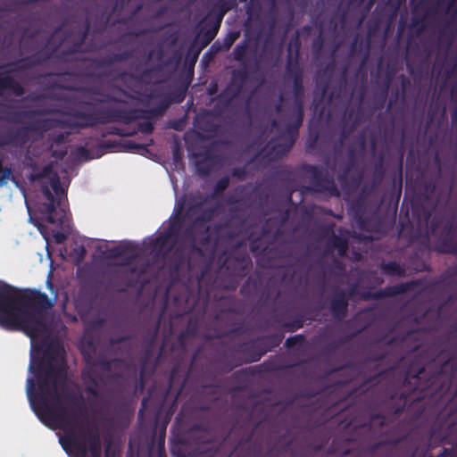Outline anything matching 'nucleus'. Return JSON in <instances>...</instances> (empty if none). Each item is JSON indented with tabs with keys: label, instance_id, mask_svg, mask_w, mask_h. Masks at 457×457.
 I'll list each match as a JSON object with an SVG mask.
<instances>
[{
	"label": "nucleus",
	"instance_id": "f257e3e1",
	"mask_svg": "<svg viewBox=\"0 0 457 457\" xmlns=\"http://www.w3.org/2000/svg\"><path fill=\"white\" fill-rule=\"evenodd\" d=\"M87 7L84 21L81 25L71 28L64 32V37L54 49L42 50L20 59L16 62L5 64L0 68L10 67L9 70L0 71V95L4 91H11L15 96H21L25 94L24 87L11 74L19 73L33 67L42 65L55 57L62 62H71L74 55L81 53L95 52L103 46L94 42L88 43L83 48L88 36L93 14L96 18L95 31L102 34L106 29L112 19L120 22L123 10L134 16L143 8V0H85Z\"/></svg>",
	"mask_w": 457,
	"mask_h": 457
},
{
	"label": "nucleus",
	"instance_id": "f03ea898",
	"mask_svg": "<svg viewBox=\"0 0 457 457\" xmlns=\"http://www.w3.org/2000/svg\"><path fill=\"white\" fill-rule=\"evenodd\" d=\"M124 103V100L110 95H100V98L93 101H81L74 107H69L62 112V114L77 119L71 120L58 118L36 119L29 124L17 128L6 133L0 140V145L24 146L30 139V133L40 136L55 129H87L97 124L120 122L129 124L137 120L144 119L146 111L126 106H109L96 110L95 103Z\"/></svg>",
	"mask_w": 457,
	"mask_h": 457
},
{
	"label": "nucleus",
	"instance_id": "7ed1b4c3",
	"mask_svg": "<svg viewBox=\"0 0 457 457\" xmlns=\"http://www.w3.org/2000/svg\"><path fill=\"white\" fill-rule=\"evenodd\" d=\"M60 351V346L48 344L38 363L37 387L32 378L27 380V395L35 413L41 420L45 416H54L64 425L70 423V416L75 417L85 413V401L81 394L69 388L64 383L60 386L59 379H64L62 368L53 364Z\"/></svg>",
	"mask_w": 457,
	"mask_h": 457
},
{
	"label": "nucleus",
	"instance_id": "20e7f679",
	"mask_svg": "<svg viewBox=\"0 0 457 457\" xmlns=\"http://www.w3.org/2000/svg\"><path fill=\"white\" fill-rule=\"evenodd\" d=\"M54 300L35 288H18L0 280V328L21 331L32 342L50 334Z\"/></svg>",
	"mask_w": 457,
	"mask_h": 457
},
{
	"label": "nucleus",
	"instance_id": "39448f33",
	"mask_svg": "<svg viewBox=\"0 0 457 457\" xmlns=\"http://www.w3.org/2000/svg\"><path fill=\"white\" fill-rule=\"evenodd\" d=\"M437 377V373L428 376L425 368L413 361L405 371L403 388L385 394L379 403L381 411L372 414L366 426L378 432L380 428L391 422L393 418L403 411L410 400L411 392L424 393L426 390L432 389Z\"/></svg>",
	"mask_w": 457,
	"mask_h": 457
},
{
	"label": "nucleus",
	"instance_id": "423d86ee",
	"mask_svg": "<svg viewBox=\"0 0 457 457\" xmlns=\"http://www.w3.org/2000/svg\"><path fill=\"white\" fill-rule=\"evenodd\" d=\"M56 423L65 431L67 439L79 457H101V438L96 425L91 424L87 405L85 413L75 417L70 416V423L63 424L54 416H45Z\"/></svg>",
	"mask_w": 457,
	"mask_h": 457
},
{
	"label": "nucleus",
	"instance_id": "0eeeda50",
	"mask_svg": "<svg viewBox=\"0 0 457 457\" xmlns=\"http://www.w3.org/2000/svg\"><path fill=\"white\" fill-rule=\"evenodd\" d=\"M292 81L293 108L287 116L284 131L270 141L276 158L283 157L291 150L298 137L299 129L302 127L304 118L303 78L300 79V76H295Z\"/></svg>",
	"mask_w": 457,
	"mask_h": 457
},
{
	"label": "nucleus",
	"instance_id": "6e6552de",
	"mask_svg": "<svg viewBox=\"0 0 457 457\" xmlns=\"http://www.w3.org/2000/svg\"><path fill=\"white\" fill-rule=\"evenodd\" d=\"M234 351L241 353L243 356L237 357L233 353L220 354L213 362L218 371L220 373H228L233 369L244 363L259 361L262 357L266 354V349L262 347L258 337L236 345Z\"/></svg>",
	"mask_w": 457,
	"mask_h": 457
},
{
	"label": "nucleus",
	"instance_id": "1a4fd4ad",
	"mask_svg": "<svg viewBox=\"0 0 457 457\" xmlns=\"http://www.w3.org/2000/svg\"><path fill=\"white\" fill-rule=\"evenodd\" d=\"M436 185L433 182H426L423 185V192L420 201H415L411 204L412 218L417 220L420 226L428 228L430 233L434 234L442 222V217L435 215L432 219V213L436 211L438 199H434Z\"/></svg>",
	"mask_w": 457,
	"mask_h": 457
},
{
	"label": "nucleus",
	"instance_id": "9d476101",
	"mask_svg": "<svg viewBox=\"0 0 457 457\" xmlns=\"http://www.w3.org/2000/svg\"><path fill=\"white\" fill-rule=\"evenodd\" d=\"M305 170L309 174L311 185L302 187L303 194L320 193L330 196L339 195V190L334 179L327 171L315 165H307Z\"/></svg>",
	"mask_w": 457,
	"mask_h": 457
},
{
	"label": "nucleus",
	"instance_id": "9b49d317",
	"mask_svg": "<svg viewBox=\"0 0 457 457\" xmlns=\"http://www.w3.org/2000/svg\"><path fill=\"white\" fill-rule=\"evenodd\" d=\"M240 293L246 298H260L265 302L270 301L271 297L277 299L280 295L276 287H270L269 283L264 286L259 275L249 276L242 285Z\"/></svg>",
	"mask_w": 457,
	"mask_h": 457
},
{
	"label": "nucleus",
	"instance_id": "f8f14e48",
	"mask_svg": "<svg viewBox=\"0 0 457 457\" xmlns=\"http://www.w3.org/2000/svg\"><path fill=\"white\" fill-rule=\"evenodd\" d=\"M355 286H353L349 292L334 287L329 295V312L337 321H342L348 314L349 300L354 295Z\"/></svg>",
	"mask_w": 457,
	"mask_h": 457
},
{
	"label": "nucleus",
	"instance_id": "ddd939ff",
	"mask_svg": "<svg viewBox=\"0 0 457 457\" xmlns=\"http://www.w3.org/2000/svg\"><path fill=\"white\" fill-rule=\"evenodd\" d=\"M41 192L47 201L41 204V214L48 223L62 226L65 220V210L63 208L56 209L57 200L47 185L41 186Z\"/></svg>",
	"mask_w": 457,
	"mask_h": 457
},
{
	"label": "nucleus",
	"instance_id": "4468645a",
	"mask_svg": "<svg viewBox=\"0 0 457 457\" xmlns=\"http://www.w3.org/2000/svg\"><path fill=\"white\" fill-rule=\"evenodd\" d=\"M435 250L440 253L457 254V221L451 219L445 223Z\"/></svg>",
	"mask_w": 457,
	"mask_h": 457
},
{
	"label": "nucleus",
	"instance_id": "2eb2a0df",
	"mask_svg": "<svg viewBox=\"0 0 457 457\" xmlns=\"http://www.w3.org/2000/svg\"><path fill=\"white\" fill-rule=\"evenodd\" d=\"M96 365L104 373H109L107 377L112 380L122 378L129 371H133L134 374L137 372L135 365L122 359L99 358Z\"/></svg>",
	"mask_w": 457,
	"mask_h": 457
},
{
	"label": "nucleus",
	"instance_id": "dca6fc26",
	"mask_svg": "<svg viewBox=\"0 0 457 457\" xmlns=\"http://www.w3.org/2000/svg\"><path fill=\"white\" fill-rule=\"evenodd\" d=\"M159 332V322L155 325L154 328L145 336V345L143 350L142 356L140 357V368H139V384L141 386L145 385V377L147 374L148 364L150 363L154 351L155 347V343L157 340V336Z\"/></svg>",
	"mask_w": 457,
	"mask_h": 457
},
{
	"label": "nucleus",
	"instance_id": "f3484780",
	"mask_svg": "<svg viewBox=\"0 0 457 457\" xmlns=\"http://www.w3.org/2000/svg\"><path fill=\"white\" fill-rule=\"evenodd\" d=\"M133 56L134 52L132 50H124L122 52L110 54L103 57L83 58L79 59V61L88 62L90 63V67L100 70L103 68H110L117 62H126ZM74 60L79 61V58H74L73 61Z\"/></svg>",
	"mask_w": 457,
	"mask_h": 457
},
{
	"label": "nucleus",
	"instance_id": "a211bd4d",
	"mask_svg": "<svg viewBox=\"0 0 457 457\" xmlns=\"http://www.w3.org/2000/svg\"><path fill=\"white\" fill-rule=\"evenodd\" d=\"M300 46L301 43L298 36H296L295 39L290 41L286 65L287 78L292 80L295 79V76H300V79L303 78V70L299 63Z\"/></svg>",
	"mask_w": 457,
	"mask_h": 457
},
{
	"label": "nucleus",
	"instance_id": "6ab92c4d",
	"mask_svg": "<svg viewBox=\"0 0 457 457\" xmlns=\"http://www.w3.org/2000/svg\"><path fill=\"white\" fill-rule=\"evenodd\" d=\"M179 227L180 222H179L178 226H176V221L172 222L166 229L149 243L151 251L156 255H160L170 251L172 247V245L169 246L170 240L178 236Z\"/></svg>",
	"mask_w": 457,
	"mask_h": 457
},
{
	"label": "nucleus",
	"instance_id": "aec40b11",
	"mask_svg": "<svg viewBox=\"0 0 457 457\" xmlns=\"http://www.w3.org/2000/svg\"><path fill=\"white\" fill-rule=\"evenodd\" d=\"M420 285L419 280H411L394 286H387L375 293H368L363 295L364 299L379 300L386 297L396 296L407 293Z\"/></svg>",
	"mask_w": 457,
	"mask_h": 457
},
{
	"label": "nucleus",
	"instance_id": "412c9836",
	"mask_svg": "<svg viewBox=\"0 0 457 457\" xmlns=\"http://www.w3.org/2000/svg\"><path fill=\"white\" fill-rule=\"evenodd\" d=\"M71 135V131L56 132L53 131L47 135V142L49 144V149L51 150V155L58 160H62L67 154V148L54 149L55 146L64 145Z\"/></svg>",
	"mask_w": 457,
	"mask_h": 457
},
{
	"label": "nucleus",
	"instance_id": "4be33fe9",
	"mask_svg": "<svg viewBox=\"0 0 457 457\" xmlns=\"http://www.w3.org/2000/svg\"><path fill=\"white\" fill-rule=\"evenodd\" d=\"M138 256V248L131 243H121L114 245L108 250L109 258L126 257V264H130L131 261Z\"/></svg>",
	"mask_w": 457,
	"mask_h": 457
},
{
	"label": "nucleus",
	"instance_id": "5701e85b",
	"mask_svg": "<svg viewBox=\"0 0 457 457\" xmlns=\"http://www.w3.org/2000/svg\"><path fill=\"white\" fill-rule=\"evenodd\" d=\"M248 79V72L246 69L234 70L232 71L231 83L228 87L227 90L232 89V94L228 99V102H231L236 98L243 90L245 84Z\"/></svg>",
	"mask_w": 457,
	"mask_h": 457
},
{
	"label": "nucleus",
	"instance_id": "b1692460",
	"mask_svg": "<svg viewBox=\"0 0 457 457\" xmlns=\"http://www.w3.org/2000/svg\"><path fill=\"white\" fill-rule=\"evenodd\" d=\"M348 116H349V118L354 117V120L349 128H347L346 126L343 127L341 133H340L339 139L335 145L336 151L339 150L344 145L345 141L350 137L351 133L359 125L361 119L362 117V112L360 107H358L357 109H352L351 112H349Z\"/></svg>",
	"mask_w": 457,
	"mask_h": 457
},
{
	"label": "nucleus",
	"instance_id": "393cba45",
	"mask_svg": "<svg viewBox=\"0 0 457 457\" xmlns=\"http://www.w3.org/2000/svg\"><path fill=\"white\" fill-rule=\"evenodd\" d=\"M228 204H232L230 207V212L233 219L240 220L241 225L245 222V211L250 208V204H247V199L237 198L235 195H231L228 198Z\"/></svg>",
	"mask_w": 457,
	"mask_h": 457
},
{
	"label": "nucleus",
	"instance_id": "a878e982",
	"mask_svg": "<svg viewBox=\"0 0 457 457\" xmlns=\"http://www.w3.org/2000/svg\"><path fill=\"white\" fill-rule=\"evenodd\" d=\"M59 112H61L59 110L53 107L38 106L37 108L13 112L10 120L12 121H20L21 119H32L35 116H44Z\"/></svg>",
	"mask_w": 457,
	"mask_h": 457
},
{
	"label": "nucleus",
	"instance_id": "bb28decb",
	"mask_svg": "<svg viewBox=\"0 0 457 457\" xmlns=\"http://www.w3.org/2000/svg\"><path fill=\"white\" fill-rule=\"evenodd\" d=\"M220 25H221L220 20L219 21L215 18L212 19V20H208L204 23V25L202 29L203 37H202L201 45H200V46H202V47H206L214 39V37L218 34Z\"/></svg>",
	"mask_w": 457,
	"mask_h": 457
},
{
	"label": "nucleus",
	"instance_id": "cd10ccee",
	"mask_svg": "<svg viewBox=\"0 0 457 457\" xmlns=\"http://www.w3.org/2000/svg\"><path fill=\"white\" fill-rule=\"evenodd\" d=\"M83 380L86 393L93 397H98L102 378L95 371L90 370L83 373Z\"/></svg>",
	"mask_w": 457,
	"mask_h": 457
},
{
	"label": "nucleus",
	"instance_id": "c85d7f7f",
	"mask_svg": "<svg viewBox=\"0 0 457 457\" xmlns=\"http://www.w3.org/2000/svg\"><path fill=\"white\" fill-rule=\"evenodd\" d=\"M337 249V253L340 256L345 255L348 249V240L346 237L337 236L333 234L328 240L326 244V251L328 253L332 252Z\"/></svg>",
	"mask_w": 457,
	"mask_h": 457
},
{
	"label": "nucleus",
	"instance_id": "c756f323",
	"mask_svg": "<svg viewBox=\"0 0 457 457\" xmlns=\"http://www.w3.org/2000/svg\"><path fill=\"white\" fill-rule=\"evenodd\" d=\"M28 166L32 170L28 176L30 182H36L43 179L49 178L54 172L53 166L51 164L39 168L37 162L31 161Z\"/></svg>",
	"mask_w": 457,
	"mask_h": 457
},
{
	"label": "nucleus",
	"instance_id": "7c9ffc66",
	"mask_svg": "<svg viewBox=\"0 0 457 457\" xmlns=\"http://www.w3.org/2000/svg\"><path fill=\"white\" fill-rule=\"evenodd\" d=\"M380 270L386 276L404 278L407 275L405 266L395 261L381 263Z\"/></svg>",
	"mask_w": 457,
	"mask_h": 457
},
{
	"label": "nucleus",
	"instance_id": "2f4dec72",
	"mask_svg": "<svg viewBox=\"0 0 457 457\" xmlns=\"http://www.w3.org/2000/svg\"><path fill=\"white\" fill-rule=\"evenodd\" d=\"M237 6V0H219L212 8V12H215L214 18L222 22L225 14Z\"/></svg>",
	"mask_w": 457,
	"mask_h": 457
},
{
	"label": "nucleus",
	"instance_id": "473e14b6",
	"mask_svg": "<svg viewBox=\"0 0 457 457\" xmlns=\"http://www.w3.org/2000/svg\"><path fill=\"white\" fill-rule=\"evenodd\" d=\"M304 316L302 314L295 315L291 320L284 321L281 317L276 319V322L278 323L287 332H295L302 328L304 325Z\"/></svg>",
	"mask_w": 457,
	"mask_h": 457
},
{
	"label": "nucleus",
	"instance_id": "72a5a7b5",
	"mask_svg": "<svg viewBox=\"0 0 457 457\" xmlns=\"http://www.w3.org/2000/svg\"><path fill=\"white\" fill-rule=\"evenodd\" d=\"M283 338V334H270L258 337L262 344V347L266 349V353L278 347L281 344Z\"/></svg>",
	"mask_w": 457,
	"mask_h": 457
},
{
	"label": "nucleus",
	"instance_id": "f704fd0d",
	"mask_svg": "<svg viewBox=\"0 0 457 457\" xmlns=\"http://www.w3.org/2000/svg\"><path fill=\"white\" fill-rule=\"evenodd\" d=\"M356 164V154L353 147H350L348 149V161L345 164L344 170L337 175V179L339 182L344 185L346 183L348 175L351 171V170L355 166Z\"/></svg>",
	"mask_w": 457,
	"mask_h": 457
},
{
	"label": "nucleus",
	"instance_id": "c9c22d12",
	"mask_svg": "<svg viewBox=\"0 0 457 457\" xmlns=\"http://www.w3.org/2000/svg\"><path fill=\"white\" fill-rule=\"evenodd\" d=\"M49 179L51 188L57 196V205L60 206L62 195L65 194V190L62 187L60 177L56 172H53V174L49 177Z\"/></svg>",
	"mask_w": 457,
	"mask_h": 457
},
{
	"label": "nucleus",
	"instance_id": "e433bc0d",
	"mask_svg": "<svg viewBox=\"0 0 457 457\" xmlns=\"http://www.w3.org/2000/svg\"><path fill=\"white\" fill-rule=\"evenodd\" d=\"M213 157L210 154H205L202 160L195 163L197 172L202 176H207L212 171L213 166Z\"/></svg>",
	"mask_w": 457,
	"mask_h": 457
},
{
	"label": "nucleus",
	"instance_id": "4c0bfd02",
	"mask_svg": "<svg viewBox=\"0 0 457 457\" xmlns=\"http://www.w3.org/2000/svg\"><path fill=\"white\" fill-rule=\"evenodd\" d=\"M216 212V207H211L203 210L201 213L195 219L193 225L196 226L211 221L214 218Z\"/></svg>",
	"mask_w": 457,
	"mask_h": 457
},
{
	"label": "nucleus",
	"instance_id": "58836bf2",
	"mask_svg": "<svg viewBox=\"0 0 457 457\" xmlns=\"http://www.w3.org/2000/svg\"><path fill=\"white\" fill-rule=\"evenodd\" d=\"M204 48V47H202V46H197L195 40L191 43L187 53V61L188 62L189 65L195 66L198 56Z\"/></svg>",
	"mask_w": 457,
	"mask_h": 457
},
{
	"label": "nucleus",
	"instance_id": "ea45409f",
	"mask_svg": "<svg viewBox=\"0 0 457 457\" xmlns=\"http://www.w3.org/2000/svg\"><path fill=\"white\" fill-rule=\"evenodd\" d=\"M187 94V87H179L170 91V94L165 95L170 103L180 104L184 101Z\"/></svg>",
	"mask_w": 457,
	"mask_h": 457
},
{
	"label": "nucleus",
	"instance_id": "a19ab883",
	"mask_svg": "<svg viewBox=\"0 0 457 457\" xmlns=\"http://www.w3.org/2000/svg\"><path fill=\"white\" fill-rule=\"evenodd\" d=\"M229 185V179L228 177L225 176L220 178L215 184L213 187V192L212 194V198H218L220 197L223 192L228 188Z\"/></svg>",
	"mask_w": 457,
	"mask_h": 457
},
{
	"label": "nucleus",
	"instance_id": "79ce46f5",
	"mask_svg": "<svg viewBox=\"0 0 457 457\" xmlns=\"http://www.w3.org/2000/svg\"><path fill=\"white\" fill-rule=\"evenodd\" d=\"M353 209L354 211V215L358 220V223L360 225V228H362V229H366L367 228V221H366V219L364 217V212H363V209H362V203L360 202V201H356L353 205Z\"/></svg>",
	"mask_w": 457,
	"mask_h": 457
},
{
	"label": "nucleus",
	"instance_id": "37998d69",
	"mask_svg": "<svg viewBox=\"0 0 457 457\" xmlns=\"http://www.w3.org/2000/svg\"><path fill=\"white\" fill-rule=\"evenodd\" d=\"M246 53L247 44L245 42L237 44L232 52L233 58L237 62H243L245 61Z\"/></svg>",
	"mask_w": 457,
	"mask_h": 457
},
{
	"label": "nucleus",
	"instance_id": "c03bdc74",
	"mask_svg": "<svg viewBox=\"0 0 457 457\" xmlns=\"http://www.w3.org/2000/svg\"><path fill=\"white\" fill-rule=\"evenodd\" d=\"M124 148L129 152L137 153L140 154H144L145 152L148 151L147 145L136 143L135 141L132 140L126 141L124 144Z\"/></svg>",
	"mask_w": 457,
	"mask_h": 457
},
{
	"label": "nucleus",
	"instance_id": "a18cd8bd",
	"mask_svg": "<svg viewBox=\"0 0 457 457\" xmlns=\"http://www.w3.org/2000/svg\"><path fill=\"white\" fill-rule=\"evenodd\" d=\"M250 249L253 253H262L264 255L270 253L273 249H270L268 245H262L261 238H255L250 242Z\"/></svg>",
	"mask_w": 457,
	"mask_h": 457
},
{
	"label": "nucleus",
	"instance_id": "49530a36",
	"mask_svg": "<svg viewBox=\"0 0 457 457\" xmlns=\"http://www.w3.org/2000/svg\"><path fill=\"white\" fill-rule=\"evenodd\" d=\"M305 336L303 334H298L293 337H289L286 342L285 346L288 349H292L296 345H301L305 342Z\"/></svg>",
	"mask_w": 457,
	"mask_h": 457
},
{
	"label": "nucleus",
	"instance_id": "de8ad7c7",
	"mask_svg": "<svg viewBox=\"0 0 457 457\" xmlns=\"http://www.w3.org/2000/svg\"><path fill=\"white\" fill-rule=\"evenodd\" d=\"M136 133V131H132L131 133H125L123 132V129H119L117 127H114V126H112V127H108L106 128L103 132H102V137H106L108 135H117V136H132Z\"/></svg>",
	"mask_w": 457,
	"mask_h": 457
},
{
	"label": "nucleus",
	"instance_id": "09e8293b",
	"mask_svg": "<svg viewBox=\"0 0 457 457\" xmlns=\"http://www.w3.org/2000/svg\"><path fill=\"white\" fill-rule=\"evenodd\" d=\"M157 96H160V95ZM170 100H169L165 95L161 96V100L157 107L151 110V112L154 113H162L170 106Z\"/></svg>",
	"mask_w": 457,
	"mask_h": 457
},
{
	"label": "nucleus",
	"instance_id": "8fccbe9b",
	"mask_svg": "<svg viewBox=\"0 0 457 457\" xmlns=\"http://www.w3.org/2000/svg\"><path fill=\"white\" fill-rule=\"evenodd\" d=\"M12 175V170L10 168L3 167L2 161L0 160V187L4 186Z\"/></svg>",
	"mask_w": 457,
	"mask_h": 457
},
{
	"label": "nucleus",
	"instance_id": "3c124183",
	"mask_svg": "<svg viewBox=\"0 0 457 457\" xmlns=\"http://www.w3.org/2000/svg\"><path fill=\"white\" fill-rule=\"evenodd\" d=\"M154 129V124L150 120L139 121L137 123V130L144 134H152Z\"/></svg>",
	"mask_w": 457,
	"mask_h": 457
},
{
	"label": "nucleus",
	"instance_id": "603ef678",
	"mask_svg": "<svg viewBox=\"0 0 457 457\" xmlns=\"http://www.w3.org/2000/svg\"><path fill=\"white\" fill-rule=\"evenodd\" d=\"M402 166H403V155L401 156L400 158V162H399V166H398V170H397V174H395L393 178V183H394V186H398V188H399V193H401V190H402V182H403V179H402Z\"/></svg>",
	"mask_w": 457,
	"mask_h": 457
},
{
	"label": "nucleus",
	"instance_id": "864d4df0",
	"mask_svg": "<svg viewBox=\"0 0 457 457\" xmlns=\"http://www.w3.org/2000/svg\"><path fill=\"white\" fill-rule=\"evenodd\" d=\"M133 338L131 335H123V336H118L113 337L111 338L110 343L112 345H117L120 344H122L124 342L129 341Z\"/></svg>",
	"mask_w": 457,
	"mask_h": 457
},
{
	"label": "nucleus",
	"instance_id": "5fc2aeb1",
	"mask_svg": "<svg viewBox=\"0 0 457 457\" xmlns=\"http://www.w3.org/2000/svg\"><path fill=\"white\" fill-rule=\"evenodd\" d=\"M117 145L115 141L112 140H104L100 143L99 148L102 150V154H104L106 150H111L115 148Z\"/></svg>",
	"mask_w": 457,
	"mask_h": 457
},
{
	"label": "nucleus",
	"instance_id": "6e6d98bb",
	"mask_svg": "<svg viewBox=\"0 0 457 457\" xmlns=\"http://www.w3.org/2000/svg\"><path fill=\"white\" fill-rule=\"evenodd\" d=\"M53 237L57 245H61L67 239V235L62 231H53Z\"/></svg>",
	"mask_w": 457,
	"mask_h": 457
},
{
	"label": "nucleus",
	"instance_id": "4d7b16f0",
	"mask_svg": "<svg viewBox=\"0 0 457 457\" xmlns=\"http://www.w3.org/2000/svg\"><path fill=\"white\" fill-rule=\"evenodd\" d=\"M320 235L322 237H328V238L333 235L335 234L334 232V225H326V226H323L321 228H320Z\"/></svg>",
	"mask_w": 457,
	"mask_h": 457
},
{
	"label": "nucleus",
	"instance_id": "13d9d810",
	"mask_svg": "<svg viewBox=\"0 0 457 457\" xmlns=\"http://www.w3.org/2000/svg\"><path fill=\"white\" fill-rule=\"evenodd\" d=\"M198 432L206 434L207 433L206 427L202 424H195L191 427V428L189 430V435H195V433H198Z\"/></svg>",
	"mask_w": 457,
	"mask_h": 457
},
{
	"label": "nucleus",
	"instance_id": "bf43d9fd",
	"mask_svg": "<svg viewBox=\"0 0 457 457\" xmlns=\"http://www.w3.org/2000/svg\"><path fill=\"white\" fill-rule=\"evenodd\" d=\"M237 331V328H226V329L216 332V334L214 335V337L221 338L223 337L230 336L231 334H233Z\"/></svg>",
	"mask_w": 457,
	"mask_h": 457
},
{
	"label": "nucleus",
	"instance_id": "052dcab7",
	"mask_svg": "<svg viewBox=\"0 0 457 457\" xmlns=\"http://www.w3.org/2000/svg\"><path fill=\"white\" fill-rule=\"evenodd\" d=\"M232 176L238 179H245L246 171L244 168H236L232 170Z\"/></svg>",
	"mask_w": 457,
	"mask_h": 457
},
{
	"label": "nucleus",
	"instance_id": "680f3d73",
	"mask_svg": "<svg viewBox=\"0 0 457 457\" xmlns=\"http://www.w3.org/2000/svg\"><path fill=\"white\" fill-rule=\"evenodd\" d=\"M436 457H457V453H455V450L444 448Z\"/></svg>",
	"mask_w": 457,
	"mask_h": 457
},
{
	"label": "nucleus",
	"instance_id": "e2e57ef3",
	"mask_svg": "<svg viewBox=\"0 0 457 457\" xmlns=\"http://www.w3.org/2000/svg\"><path fill=\"white\" fill-rule=\"evenodd\" d=\"M237 34H230L228 35V37H225L224 39V47L226 49H229L230 46L233 45L234 41L236 40L237 38Z\"/></svg>",
	"mask_w": 457,
	"mask_h": 457
},
{
	"label": "nucleus",
	"instance_id": "0e129e2a",
	"mask_svg": "<svg viewBox=\"0 0 457 457\" xmlns=\"http://www.w3.org/2000/svg\"><path fill=\"white\" fill-rule=\"evenodd\" d=\"M408 438V435L397 436L388 441V444L392 445H397Z\"/></svg>",
	"mask_w": 457,
	"mask_h": 457
},
{
	"label": "nucleus",
	"instance_id": "69168bd1",
	"mask_svg": "<svg viewBox=\"0 0 457 457\" xmlns=\"http://www.w3.org/2000/svg\"><path fill=\"white\" fill-rule=\"evenodd\" d=\"M415 272H422L429 270V266L427 265L423 261H420L419 263L413 268Z\"/></svg>",
	"mask_w": 457,
	"mask_h": 457
},
{
	"label": "nucleus",
	"instance_id": "338daca9",
	"mask_svg": "<svg viewBox=\"0 0 457 457\" xmlns=\"http://www.w3.org/2000/svg\"><path fill=\"white\" fill-rule=\"evenodd\" d=\"M235 310L232 307L228 308L227 310H221L219 313L216 314L215 320H219L223 319L228 313H234Z\"/></svg>",
	"mask_w": 457,
	"mask_h": 457
},
{
	"label": "nucleus",
	"instance_id": "774afa93",
	"mask_svg": "<svg viewBox=\"0 0 457 457\" xmlns=\"http://www.w3.org/2000/svg\"><path fill=\"white\" fill-rule=\"evenodd\" d=\"M278 175L282 179H289L291 175H292V173L287 169L282 168V169L278 170Z\"/></svg>",
	"mask_w": 457,
	"mask_h": 457
}]
</instances>
